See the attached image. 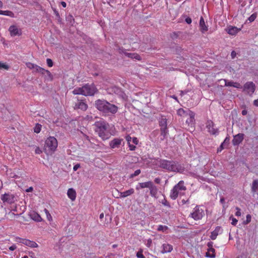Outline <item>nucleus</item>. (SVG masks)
<instances>
[{"mask_svg":"<svg viewBox=\"0 0 258 258\" xmlns=\"http://www.w3.org/2000/svg\"><path fill=\"white\" fill-rule=\"evenodd\" d=\"M9 68V67L8 65L0 61V70L1 69H5L8 70Z\"/></svg>","mask_w":258,"mask_h":258,"instance_id":"nucleus-42","label":"nucleus"},{"mask_svg":"<svg viewBox=\"0 0 258 258\" xmlns=\"http://www.w3.org/2000/svg\"><path fill=\"white\" fill-rule=\"evenodd\" d=\"M9 32L10 37H13L16 36V26L12 25L9 28Z\"/></svg>","mask_w":258,"mask_h":258,"instance_id":"nucleus-27","label":"nucleus"},{"mask_svg":"<svg viewBox=\"0 0 258 258\" xmlns=\"http://www.w3.org/2000/svg\"><path fill=\"white\" fill-rule=\"evenodd\" d=\"M255 89V84L252 82H248L244 85V90L248 94H252Z\"/></svg>","mask_w":258,"mask_h":258,"instance_id":"nucleus-10","label":"nucleus"},{"mask_svg":"<svg viewBox=\"0 0 258 258\" xmlns=\"http://www.w3.org/2000/svg\"><path fill=\"white\" fill-rule=\"evenodd\" d=\"M26 66L28 68H29L30 69H34L36 71L37 67H38V66L35 64L34 63H32L31 62H28L26 63Z\"/></svg>","mask_w":258,"mask_h":258,"instance_id":"nucleus-35","label":"nucleus"},{"mask_svg":"<svg viewBox=\"0 0 258 258\" xmlns=\"http://www.w3.org/2000/svg\"><path fill=\"white\" fill-rule=\"evenodd\" d=\"M17 243H22L26 246H28L32 248L37 247L38 246V244L35 241H31L27 239L21 238L18 237Z\"/></svg>","mask_w":258,"mask_h":258,"instance_id":"nucleus-8","label":"nucleus"},{"mask_svg":"<svg viewBox=\"0 0 258 258\" xmlns=\"http://www.w3.org/2000/svg\"><path fill=\"white\" fill-rule=\"evenodd\" d=\"M167 119L165 118H162L159 121V125L160 128L167 127Z\"/></svg>","mask_w":258,"mask_h":258,"instance_id":"nucleus-32","label":"nucleus"},{"mask_svg":"<svg viewBox=\"0 0 258 258\" xmlns=\"http://www.w3.org/2000/svg\"><path fill=\"white\" fill-rule=\"evenodd\" d=\"M125 55L128 57L137 60H140L141 59V57L140 55L136 53H126Z\"/></svg>","mask_w":258,"mask_h":258,"instance_id":"nucleus-29","label":"nucleus"},{"mask_svg":"<svg viewBox=\"0 0 258 258\" xmlns=\"http://www.w3.org/2000/svg\"><path fill=\"white\" fill-rule=\"evenodd\" d=\"M46 76H45V79L49 81H52L53 80V77L50 72L47 70L46 72Z\"/></svg>","mask_w":258,"mask_h":258,"instance_id":"nucleus-36","label":"nucleus"},{"mask_svg":"<svg viewBox=\"0 0 258 258\" xmlns=\"http://www.w3.org/2000/svg\"><path fill=\"white\" fill-rule=\"evenodd\" d=\"M241 113H242V114L243 115H246V114H247V110H246L244 109V110H243L242 111Z\"/></svg>","mask_w":258,"mask_h":258,"instance_id":"nucleus-60","label":"nucleus"},{"mask_svg":"<svg viewBox=\"0 0 258 258\" xmlns=\"http://www.w3.org/2000/svg\"><path fill=\"white\" fill-rule=\"evenodd\" d=\"M246 219L245 221H244V223H245V224H248L249 223H250V221H251V215H249V214H247V215H246Z\"/></svg>","mask_w":258,"mask_h":258,"instance_id":"nucleus-44","label":"nucleus"},{"mask_svg":"<svg viewBox=\"0 0 258 258\" xmlns=\"http://www.w3.org/2000/svg\"><path fill=\"white\" fill-rule=\"evenodd\" d=\"M189 112H192L189 109H187L184 110L183 108H180L177 110V114L180 116L185 117L188 116L189 114Z\"/></svg>","mask_w":258,"mask_h":258,"instance_id":"nucleus-22","label":"nucleus"},{"mask_svg":"<svg viewBox=\"0 0 258 258\" xmlns=\"http://www.w3.org/2000/svg\"><path fill=\"white\" fill-rule=\"evenodd\" d=\"M256 17H257L256 14L253 13L248 18V20H249V21L250 22H252L255 20Z\"/></svg>","mask_w":258,"mask_h":258,"instance_id":"nucleus-41","label":"nucleus"},{"mask_svg":"<svg viewBox=\"0 0 258 258\" xmlns=\"http://www.w3.org/2000/svg\"><path fill=\"white\" fill-rule=\"evenodd\" d=\"M258 189V180H254L252 182L251 190L253 192H256Z\"/></svg>","mask_w":258,"mask_h":258,"instance_id":"nucleus-31","label":"nucleus"},{"mask_svg":"<svg viewBox=\"0 0 258 258\" xmlns=\"http://www.w3.org/2000/svg\"><path fill=\"white\" fill-rule=\"evenodd\" d=\"M231 57H232V58H233H233H235V56H236V52H235V51H234V50H233V51H232L231 52Z\"/></svg>","mask_w":258,"mask_h":258,"instance_id":"nucleus-56","label":"nucleus"},{"mask_svg":"<svg viewBox=\"0 0 258 258\" xmlns=\"http://www.w3.org/2000/svg\"><path fill=\"white\" fill-rule=\"evenodd\" d=\"M16 248V246L15 245H13L12 246L9 247V249L10 250H14Z\"/></svg>","mask_w":258,"mask_h":258,"instance_id":"nucleus-58","label":"nucleus"},{"mask_svg":"<svg viewBox=\"0 0 258 258\" xmlns=\"http://www.w3.org/2000/svg\"><path fill=\"white\" fill-rule=\"evenodd\" d=\"M67 196L72 201H74L77 196L76 190L73 188H69L67 191Z\"/></svg>","mask_w":258,"mask_h":258,"instance_id":"nucleus-19","label":"nucleus"},{"mask_svg":"<svg viewBox=\"0 0 258 258\" xmlns=\"http://www.w3.org/2000/svg\"><path fill=\"white\" fill-rule=\"evenodd\" d=\"M47 64L49 67H52L53 66V63L52 60L50 58L46 59Z\"/></svg>","mask_w":258,"mask_h":258,"instance_id":"nucleus-45","label":"nucleus"},{"mask_svg":"<svg viewBox=\"0 0 258 258\" xmlns=\"http://www.w3.org/2000/svg\"><path fill=\"white\" fill-rule=\"evenodd\" d=\"M78 102L76 103L74 106L75 109H81L83 111H85L88 108V105L85 101V100H78Z\"/></svg>","mask_w":258,"mask_h":258,"instance_id":"nucleus-12","label":"nucleus"},{"mask_svg":"<svg viewBox=\"0 0 258 258\" xmlns=\"http://www.w3.org/2000/svg\"><path fill=\"white\" fill-rule=\"evenodd\" d=\"M95 105L97 109L105 114H114L118 111L117 106L104 100H96Z\"/></svg>","mask_w":258,"mask_h":258,"instance_id":"nucleus-1","label":"nucleus"},{"mask_svg":"<svg viewBox=\"0 0 258 258\" xmlns=\"http://www.w3.org/2000/svg\"><path fill=\"white\" fill-rule=\"evenodd\" d=\"M153 186V182L152 181H147L139 183V186H137L136 188L139 190L140 188H151Z\"/></svg>","mask_w":258,"mask_h":258,"instance_id":"nucleus-16","label":"nucleus"},{"mask_svg":"<svg viewBox=\"0 0 258 258\" xmlns=\"http://www.w3.org/2000/svg\"><path fill=\"white\" fill-rule=\"evenodd\" d=\"M152 243V241L151 239H149L147 240V242L146 243V245H147V246L148 247H150L151 246Z\"/></svg>","mask_w":258,"mask_h":258,"instance_id":"nucleus-52","label":"nucleus"},{"mask_svg":"<svg viewBox=\"0 0 258 258\" xmlns=\"http://www.w3.org/2000/svg\"><path fill=\"white\" fill-rule=\"evenodd\" d=\"M225 85L226 86L233 87L236 88H241L242 86L240 83L237 82H233L232 81H228L227 80H224Z\"/></svg>","mask_w":258,"mask_h":258,"instance_id":"nucleus-20","label":"nucleus"},{"mask_svg":"<svg viewBox=\"0 0 258 258\" xmlns=\"http://www.w3.org/2000/svg\"><path fill=\"white\" fill-rule=\"evenodd\" d=\"M21 34H22L21 30H18L17 29V36L20 35H21Z\"/></svg>","mask_w":258,"mask_h":258,"instance_id":"nucleus-64","label":"nucleus"},{"mask_svg":"<svg viewBox=\"0 0 258 258\" xmlns=\"http://www.w3.org/2000/svg\"><path fill=\"white\" fill-rule=\"evenodd\" d=\"M0 14L3 15L9 16L11 17H14V14L9 11H2L0 10Z\"/></svg>","mask_w":258,"mask_h":258,"instance_id":"nucleus-34","label":"nucleus"},{"mask_svg":"<svg viewBox=\"0 0 258 258\" xmlns=\"http://www.w3.org/2000/svg\"><path fill=\"white\" fill-rule=\"evenodd\" d=\"M168 229V227L165 225H160L158 226L157 230L159 231H164Z\"/></svg>","mask_w":258,"mask_h":258,"instance_id":"nucleus-40","label":"nucleus"},{"mask_svg":"<svg viewBox=\"0 0 258 258\" xmlns=\"http://www.w3.org/2000/svg\"><path fill=\"white\" fill-rule=\"evenodd\" d=\"M204 214V211L197 206L194 209L193 212L190 215L194 220H199L203 218Z\"/></svg>","mask_w":258,"mask_h":258,"instance_id":"nucleus-7","label":"nucleus"},{"mask_svg":"<svg viewBox=\"0 0 258 258\" xmlns=\"http://www.w3.org/2000/svg\"><path fill=\"white\" fill-rule=\"evenodd\" d=\"M35 152L37 154H40L42 153V150L39 147H37L35 150Z\"/></svg>","mask_w":258,"mask_h":258,"instance_id":"nucleus-50","label":"nucleus"},{"mask_svg":"<svg viewBox=\"0 0 258 258\" xmlns=\"http://www.w3.org/2000/svg\"><path fill=\"white\" fill-rule=\"evenodd\" d=\"M94 125L95 126V132L103 140L109 139L110 136L109 131L108 130L109 124L106 121L103 120L95 122Z\"/></svg>","mask_w":258,"mask_h":258,"instance_id":"nucleus-2","label":"nucleus"},{"mask_svg":"<svg viewBox=\"0 0 258 258\" xmlns=\"http://www.w3.org/2000/svg\"><path fill=\"white\" fill-rule=\"evenodd\" d=\"M41 130V125L40 124L37 123L34 128V132L37 134H38L40 132Z\"/></svg>","mask_w":258,"mask_h":258,"instance_id":"nucleus-38","label":"nucleus"},{"mask_svg":"<svg viewBox=\"0 0 258 258\" xmlns=\"http://www.w3.org/2000/svg\"><path fill=\"white\" fill-rule=\"evenodd\" d=\"M47 71V70H45L44 69L38 66V67H37V69L36 72L40 73L42 74V75H45L46 74V72Z\"/></svg>","mask_w":258,"mask_h":258,"instance_id":"nucleus-39","label":"nucleus"},{"mask_svg":"<svg viewBox=\"0 0 258 258\" xmlns=\"http://www.w3.org/2000/svg\"><path fill=\"white\" fill-rule=\"evenodd\" d=\"M186 187L184 185V181L180 180L177 184H176L171 190L170 192V197L172 200H176L179 194H180L182 191H185Z\"/></svg>","mask_w":258,"mask_h":258,"instance_id":"nucleus-6","label":"nucleus"},{"mask_svg":"<svg viewBox=\"0 0 258 258\" xmlns=\"http://www.w3.org/2000/svg\"><path fill=\"white\" fill-rule=\"evenodd\" d=\"M141 173V170L140 169L136 170L134 173L131 175V177H134L139 175Z\"/></svg>","mask_w":258,"mask_h":258,"instance_id":"nucleus-48","label":"nucleus"},{"mask_svg":"<svg viewBox=\"0 0 258 258\" xmlns=\"http://www.w3.org/2000/svg\"><path fill=\"white\" fill-rule=\"evenodd\" d=\"M80 164H76V165H74V167H73V170H74V171H77V170H78V169L79 168H80Z\"/></svg>","mask_w":258,"mask_h":258,"instance_id":"nucleus-55","label":"nucleus"},{"mask_svg":"<svg viewBox=\"0 0 258 258\" xmlns=\"http://www.w3.org/2000/svg\"><path fill=\"white\" fill-rule=\"evenodd\" d=\"M97 90L94 84H86L82 87L76 88L73 91L74 95L81 94L84 96H92L97 92Z\"/></svg>","mask_w":258,"mask_h":258,"instance_id":"nucleus-3","label":"nucleus"},{"mask_svg":"<svg viewBox=\"0 0 258 258\" xmlns=\"http://www.w3.org/2000/svg\"><path fill=\"white\" fill-rule=\"evenodd\" d=\"M125 139L127 142V144L128 145V147H129V148H130V150L131 151H134L135 150V149H136V146L135 145H132L131 144V140H132V137L129 136V135H127L125 137Z\"/></svg>","mask_w":258,"mask_h":258,"instance_id":"nucleus-26","label":"nucleus"},{"mask_svg":"<svg viewBox=\"0 0 258 258\" xmlns=\"http://www.w3.org/2000/svg\"><path fill=\"white\" fill-rule=\"evenodd\" d=\"M206 256L208 257H215V250L213 247H210L206 252Z\"/></svg>","mask_w":258,"mask_h":258,"instance_id":"nucleus-30","label":"nucleus"},{"mask_svg":"<svg viewBox=\"0 0 258 258\" xmlns=\"http://www.w3.org/2000/svg\"><path fill=\"white\" fill-rule=\"evenodd\" d=\"M135 192V190L134 188H131L128 190H127L123 192H120V198H126L129 196L133 195Z\"/></svg>","mask_w":258,"mask_h":258,"instance_id":"nucleus-23","label":"nucleus"},{"mask_svg":"<svg viewBox=\"0 0 258 258\" xmlns=\"http://www.w3.org/2000/svg\"><path fill=\"white\" fill-rule=\"evenodd\" d=\"M149 189L151 196L153 197H156V196L157 193V189L156 187L154 186V185H153V186L150 188Z\"/></svg>","mask_w":258,"mask_h":258,"instance_id":"nucleus-33","label":"nucleus"},{"mask_svg":"<svg viewBox=\"0 0 258 258\" xmlns=\"http://www.w3.org/2000/svg\"><path fill=\"white\" fill-rule=\"evenodd\" d=\"M223 229L221 226H217L215 230L211 232L210 238L212 240H215L219 234L222 233Z\"/></svg>","mask_w":258,"mask_h":258,"instance_id":"nucleus-15","label":"nucleus"},{"mask_svg":"<svg viewBox=\"0 0 258 258\" xmlns=\"http://www.w3.org/2000/svg\"><path fill=\"white\" fill-rule=\"evenodd\" d=\"M244 139L243 134H238L237 135L234 136L233 139L232 140V144L233 145H238L241 143Z\"/></svg>","mask_w":258,"mask_h":258,"instance_id":"nucleus-14","label":"nucleus"},{"mask_svg":"<svg viewBox=\"0 0 258 258\" xmlns=\"http://www.w3.org/2000/svg\"><path fill=\"white\" fill-rule=\"evenodd\" d=\"M235 209L236 210V212L235 214V216L237 217L240 216L241 215L240 209L239 207H237L235 208Z\"/></svg>","mask_w":258,"mask_h":258,"instance_id":"nucleus-46","label":"nucleus"},{"mask_svg":"<svg viewBox=\"0 0 258 258\" xmlns=\"http://www.w3.org/2000/svg\"><path fill=\"white\" fill-rule=\"evenodd\" d=\"M1 200L4 203H7L8 204H11L15 202V197L14 195L5 194L2 195L1 197Z\"/></svg>","mask_w":258,"mask_h":258,"instance_id":"nucleus-9","label":"nucleus"},{"mask_svg":"<svg viewBox=\"0 0 258 258\" xmlns=\"http://www.w3.org/2000/svg\"><path fill=\"white\" fill-rule=\"evenodd\" d=\"M206 127L208 128V132L212 135H216L218 132V130L214 128V123L211 120L207 121Z\"/></svg>","mask_w":258,"mask_h":258,"instance_id":"nucleus-11","label":"nucleus"},{"mask_svg":"<svg viewBox=\"0 0 258 258\" xmlns=\"http://www.w3.org/2000/svg\"><path fill=\"white\" fill-rule=\"evenodd\" d=\"M160 132H161V136L162 137L161 138V139L162 140H163L165 139L167 135L168 134V131L167 129V127H161L160 128Z\"/></svg>","mask_w":258,"mask_h":258,"instance_id":"nucleus-28","label":"nucleus"},{"mask_svg":"<svg viewBox=\"0 0 258 258\" xmlns=\"http://www.w3.org/2000/svg\"><path fill=\"white\" fill-rule=\"evenodd\" d=\"M200 29L202 33H205L208 30V27L206 25L204 19L203 17H201L200 20Z\"/></svg>","mask_w":258,"mask_h":258,"instance_id":"nucleus-17","label":"nucleus"},{"mask_svg":"<svg viewBox=\"0 0 258 258\" xmlns=\"http://www.w3.org/2000/svg\"><path fill=\"white\" fill-rule=\"evenodd\" d=\"M122 141V139L119 138H115L111 141L109 143V146L111 148H118L121 144V142Z\"/></svg>","mask_w":258,"mask_h":258,"instance_id":"nucleus-13","label":"nucleus"},{"mask_svg":"<svg viewBox=\"0 0 258 258\" xmlns=\"http://www.w3.org/2000/svg\"><path fill=\"white\" fill-rule=\"evenodd\" d=\"M136 255L138 258H145V256L143 254V250L142 249L138 251Z\"/></svg>","mask_w":258,"mask_h":258,"instance_id":"nucleus-43","label":"nucleus"},{"mask_svg":"<svg viewBox=\"0 0 258 258\" xmlns=\"http://www.w3.org/2000/svg\"><path fill=\"white\" fill-rule=\"evenodd\" d=\"M33 188L32 186H31V187H29L28 188L26 189L25 190L26 192H32L33 191Z\"/></svg>","mask_w":258,"mask_h":258,"instance_id":"nucleus-57","label":"nucleus"},{"mask_svg":"<svg viewBox=\"0 0 258 258\" xmlns=\"http://www.w3.org/2000/svg\"><path fill=\"white\" fill-rule=\"evenodd\" d=\"M163 250L162 253H167L171 252L173 249L172 245L168 243H164L162 245Z\"/></svg>","mask_w":258,"mask_h":258,"instance_id":"nucleus-24","label":"nucleus"},{"mask_svg":"<svg viewBox=\"0 0 258 258\" xmlns=\"http://www.w3.org/2000/svg\"><path fill=\"white\" fill-rule=\"evenodd\" d=\"M44 211L46 214L47 219L49 221H52V217L51 215H50V214L49 213V211L46 209H44Z\"/></svg>","mask_w":258,"mask_h":258,"instance_id":"nucleus-37","label":"nucleus"},{"mask_svg":"<svg viewBox=\"0 0 258 258\" xmlns=\"http://www.w3.org/2000/svg\"><path fill=\"white\" fill-rule=\"evenodd\" d=\"M237 222H238V220L236 218H232L231 224L235 226L237 224Z\"/></svg>","mask_w":258,"mask_h":258,"instance_id":"nucleus-51","label":"nucleus"},{"mask_svg":"<svg viewBox=\"0 0 258 258\" xmlns=\"http://www.w3.org/2000/svg\"><path fill=\"white\" fill-rule=\"evenodd\" d=\"M195 113L192 112H189V114L188 116L189 118L186 120V123L188 124V126H192L195 124Z\"/></svg>","mask_w":258,"mask_h":258,"instance_id":"nucleus-18","label":"nucleus"},{"mask_svg":"<svg viewBox=\"0 0 258 258\" xmlns=\"http://www.w3.org/2000/svg\"><path fill=\"white\" fill-rule=\"evenodd\" d=\"M253 105L255 106H258V99H256L254 101H253Z\"/></svg>","mask_w":258,"mask_h":258,"instance_id":"nucleus-59","label":"nucleus"},{"mask_svg":"<svg viewBox=\"0 0 258 258\" xmlns=\"http://www.w3.org/2000/svg\"><path fill=\"white\" fill-rule=\"evenodd\" d=\"M188 200L185 201L184 200H182L181 201V203L182 205H184V204H185L186 203H188Z\"/></svg>","mask_w":258,"mask_h":258,"instance_id":"nucleus-63","label":"nucleus"},{"mask_svg":"<svg viewBox=\"0 0 258 258\" xmlns=\"http://www.w3.org/2000/svg\"><path fill=\"white\" fill-rule=\"evenodd\" d=\"M30 216L32 219L37 222H40L42 220L41 216L37 213L32 212L30 213Z\"/></svg>","mask_w":258,"mask_h":258,"instance_id":"nucleus-25","label":"nucleus"},{"mask_svg":"<svg viewBox=\"0 0 258 258\" xmlns=\"http://www.w3.org/2000/svg\"><path fill=\"white\" fill-rule=\"evenodd\" d=\"M185 21L188 24H191V22H192V20H191V19L189 17H187L185 18Z\"/></svg>","mask_w":258,"mask_h":258,"instance_id":"nucleus-53","label":"nucleus"},{"mask_svg":"<svg viewBox=\"0 0 258 258\" xmlns=\"http://www.w3.org/2000/svg\"><path fill=\"white\" fill-rule=\"evenodd\" d=\"M161 203L168 207H170L169 203L165 199H164L163 200H162Z\"/></svg>","mask_w":258,"mask_h":258,"instance_id":"nucleus-47","label":"nucleus"},{"mask_svg":"<svg viewBox=\"0 0 258 258\" xmlns=\"http://www.w3.org/2000/svg\"><path fill=\"white\" fill-rule=\"evenodd\" d=\"M26 209V207L25 206H22L20 208L21 212H20L19 214L21 215L22 213H23L25 211Z\"/></svg>","mask_w":258,"mask_h":258,"instance_id":"nucleus-54","label":"nucleus"},{"mask_svg":"<svg viewBox=\"0 0 258 258\" xmlns=\"http://www.w3.org/2000/svg\"><path fill=\"white\" fill-rule=\"evenodd\" d=\"M131 142H132L134 145H137L138 144L139 140L136 137L132 138Z\"/></svg>","mask_w":258,"mask_h":258,"instance_id":"nucleus-49","label":"nucleus"},{"mask_svg":"<svg viewBox=\"0 0 258 258\" xmlns=\"http://www.w3.org/2000/svg\"><path fill=\"white\" fill-rule=\"evenodd\" d=\"M224 142L222 143L221 144V145H220V151H221V150H222L223 149H224Z\"/></svg>","mask_w":258,"mask_h":258,"instance_id":"nucleus-62","label":"nucleus"},{"mask_svg":"<svg viewBox=\"0 0 258 258\" xmlns=\"http://www.w3.org/2000/svg\"><path fill=\"white\" fill-rule=\"evenodd\" d=\"M159 163L160 167L168 171L178 172L182 170L181 166L173 161L160 159Z\"/></svg>","mask_w":258,"mask_h":258,"instance_id":"nucleus-4","label":"nucleus"},{"mask_svg":"<svg viewBox=\"0 0 258 258\" xmlns=\"http://www.w3.org/2000/svg\"><path fill=\"white\" fill-rule=\"evenodd\" d=\"M240 29H238L235 26H229L227 29V33L231 35H236L240 30Z\"/></svg>","mask_w":258,"mask_h":258,"instance_id":"nucleus-21","label":"nucleus"},{"mask_svg":"<svg viewBox=\"0 0 258 258\" xmlns=\"http://www.w3.org/2000/svg\"><path fill=\"white\" fill-rule=\"evenodd\" d=\"M57 146L58 143L56 139L54 137L50 136L45 141L44 151L47 154H52L56 151Z\"/></svg>","mask_w":258,"mask_h":258,"instance_id":"nucleus-5","label":"nucleus"},{"mask_svg":"<svg viewBox=\"0 0 258 258\" xmlns=\"http://www.w3.org/2000/svg\"><path fill=\"white\" fill-rule=\"evenodd\" d=\"M60 4L63 8H66L67 7V4L66 3V2H61Z\"/></svg>","mask_w":258,"mask_h":258,"instance_id":"nucleus-61","label":"nucleus"}]
</instances>
